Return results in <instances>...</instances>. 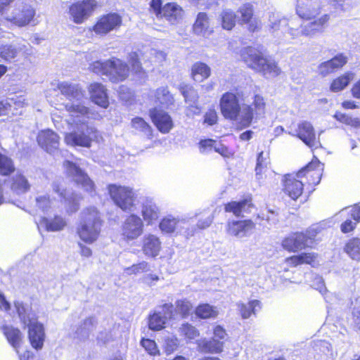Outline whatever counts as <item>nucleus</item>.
Listing matches in <instances>:
<instances>
[{
  "label": "nucleus",
  "instance_id": "f257e3e1",
  "mask_svg": "<svg viewBox=\"0 0 360 360\" xmlns=\"http://www.w3.org/2000/svg\"><path fill=\"white\" fill-rule=\"evenodd\" d=\"M243 91H226L219 99V109L222 116L228 120L238 122L240 129L248 127L255 116L262 115L266 111V101L262 94L253 96L252 103L245 105L241 114V101L243 100Z\"/></svg>",
  "mask_w": 360,
  "mask_h": 360
},
{
  "label": "nucleus",
  "instance_id": "f03ea898",
  "mask_svg": "<svg viewBox=\"0 0 360 360\" xmlns=\"http://www.w3.org/2000/svg\"><path fill=\"white\" fill-rule=\"evenodd\" d=\"M89 69L98 75L106 77L112 84H119L127 80L131 72L138 78L146 75L139 54L136 51L129 54L128 63L121 58L111 57L105 60L92 62Z\"/></svg>",
  "mask_w": 360,
  "mask_h": 360
},
{
  "label": "nucleus",
  "instance_id": "7ed1b4c3",
  "mask_svg": "<svg viewBox=\"0 0 360 360\" xmlns=\"http://www.w3.org/2000/svg\"><path fill=\"white\" fill-rule=\"evenodd\" d=\"M240 56L248 68L260 72L263 76L276 77L281 73L278 63L266 57L263 52L257 48L246 46L240 50Z\"/></svg>",
  "mask_w": 360,
  "mask_h": 360
},
{
  "label": "nucleus",
  "instance_id": "20e7f679",
  "mask_svg": "<svg viewBox=\"0 0 360 360\" xmlns=\"http://www.w3.org/2000/svg\"><path fill=\"white\" fill-rule=\"evenodd\" d=\"M103 221L98 210L94 207L85 208L82 212L81 220L76 228V233L84 243L91 244L98 238Z\"/></svg>",
  "mask_w": 360,
  "mask_h": 360
},
{
  "label": "nucleus",
  "instance_id": "39448f33",
  "mask_svg": "<svg viewBox=\"0 0 360 360\" xmlns=\"http://www.w3.org/2000/svg\"><path fill=\"white\" fill-rule=\"evenodd\" d=\"M15 0H0V15L18 27L30 24L35 16L34 8L25 2L15 4Z\"/></svg>",
  "mask_w": 360,
  "mask_h": 360
},
{
  "label": "nucleus",
  "instance_id": "423d86ee",
  "mask_svg": "<svg viewBox=\"0 0 360 360\" xmlns=\"http://www.w3.org/2000/svg\"><path fill=\"white\" fill-rule=\"evenodd\" d=\"M316 236L314 229L292 232L283 238L281 247L288 252H297L312 248L316 242Z\"/></svg>",
  "mask_w": 360,
  "mask_h": 360
},
{
  "label": "nucleus",
  "instance_id": "0eeeda50",
  "mask_svg": "<svg viewBox=\"0 0 360 360\" xmlns=\"http://www.w3.org/2000/svg\"><path fill=\"white\" fill-rule=\"evenodd\" d=\"M108 195L114 204L122 210L131 211L135 205L136 193L129 186L116 184L107 186Z\"/></svg>",
  "mask_w": 360,
  "mask_h": 360
},
{
  "label": "nucleus",
  "instance_id": "6e6552de",
  "mask_svg": "<svg viewBox=\"0 0 360 360\" xmlns=\"http://www.w3.org/2000/svg\"><path fill=\"white\" fill-rule=\"evenodd\" d=\"M63 167L65 168L67 176L72 177L77 186H80L84 192L91 195H95L96 185L87 173L70 160H65Z\"/></svg>",
  "mask_w": 360,
  "mask_h": 360
},
{
  "label": "nucleus",
  "instance_id": "1a4fd4ad",
  "mask_svg": "<svg viewBox=\"0 0 360 360\" xmlns=\"http://www.w3.org/2000/svg\"><path fill=\"white\" fill-rule=\"evenodd\" d=\"M281 185L282 192L291 200H297L304 193V182L296 172L283 174Z\"/></svg>",
  "mask_w": 360,
  "mask_h": 360
},
{
  "label": "nucleus",
  "instance_id": "9d476101",
  "mask_svg": "<svg viewBox=\"0 0 360 360\" xmlns=\"http://www.w3.org/2000/svg\"><path fill=\"white\" fill-rule=\"evenodd\" d=\"M96 128L87 127L85 131H74L65 134L64 141L68 146L90 148L93 140L97 138Z\"/></svg>",
  "mask_w": 360,
  "mask_h": 360
},
{
  "label": "nucleus",
  "instance_id": "9b49d317",
  "mask_svg": "<svg viewBox=\"0 0 360 360\" xmlns=\"http://www.w3.org/2000/svg\"><path fill=\"white\" fill-rule=\"evenodd\" d=\"M323 165L314 156L311 162L296 172L299 176L304 182V185L310 186L317 185L321 179Z\"/></svg>",
  "mask_w": 360,
  "mask_h": 360
},
{
  "label": "nucleus",
  "instance_id": "f8f14e48",
  "mask_svg": "<svg viewBox=\"0 0 360 360\" xmlns=\"http://www.w3.org/2000/svg\"><path fill=\"white\" fill-rule=\"evenodd\" d=\"M122 24V18L117 13H108L100 16L91 30L96 34L104 36L117 30Z\"/></svg>",
  "mask_w": 360,
  "mask_h": 360
},
{
  "label": "nucleus",
  "instance_id": "ddd939ff",
  "mask_svg": "<svg viewBox=\"0 0 360 360\" xmlns=\"http://www.w3.org/2000/svg\"><path fill=\"white\" fill-rule=\"evenodd\" d=\"M96 6L94 0L74 2L69 7V15L75 23L82 24L92 15Z\"/></svg>",
  "mask_w": 360,
  "mask_h": 360
},
{
  "label": "nucleus",
  "instance_id": "4468645a",
  "mask_svg": "<svg viewBox=\"0 0 360 360\" xmlns=\"http://www.w3.org/2000/svg\"><path fill=\"white\" fill-rule=\"evenodd\" d=\"M255 208L251 194L245 195L239 200H231L224 204L226 213L232 214L236 217H243L245 214H250Z\"/></svg>",
  "mask_w": 360,
  "mask_h": 360
},
{
  "label": "nucleus",
  "instance_id": "2eb2a0df",
  "mask_svg": "<svg viewBox=\"0 0 360 360\" xmlns=\"http://www.w3.org/2000/svg\"><path fill=\"white\" fill-rule=\"evenodd\" d=\"M143 232V223L136 214L129 215L122 225V236L126 241L136 239Z\"/></svg>",
  "mask_w": 360,
  "mask_h": 360
},
{
  "label": "nucleus",
  "instance_id": "dca6fc26",
  "mask_svg": "<svg viewBox=\"0 0 360 360\" xmlns=\"http://www.w3.org/2000/svg\"><path fill=\"white\" fill-rule=\"evenodd\" d=\"M148 112L151 122L160 133L168 134L173 129V120L166 111L155 107L150 109Z\"/></svg>",
  "mask_w": 360,
  "mask_h": 360
},
{
  "label": "nucleus",
  "instance_id": "f3484780",
  "mask_svg": "<svg viewBox=\"0 0 360 360\" xmlns=\"http://www.w3.org/2000/svg\"><path fill=\"white\" fill-rule=\"evenodd\" d=\"M296 136L309 148L314 149L321 146L319 137L316 136L312 124L307 121H303L297 124Z\"/></svg>",
  "mask_w": 360,
  "mask_h": 360
},
{
  "label": "nucleus",
  "instance_id": "a211bd4d",
  "mask_svg": "<svg viewBox=\"0 0 360 360\" xmlns=\"http://www.w3.org/2000/svg\"><path fill=\"white\" fill-rule=\"evenodd\" d=\"M240 18V24H245L248 30L251 32H257L262 28L261 21L255 18L254 7L250 3L243 4L238 10Z\"/></svg>",
  "mask_w": 360,
  "mask_h": 360
},
{
  "label": "nucleus",
  "instance_id": "6ab92c4d",
  "mask_svg": "<svg viewBox=\"0 0 360 360\" xmlns=\"http://www.w3.org/2000/svg\"><path fill=\"white\" fill-rule=\"evenodd\" d=\"M347 61V56L343 53H339L332 58L320 63L318 67L319 73L321 77H325L341 70Z\"/></svg>",
  "mask_w": 360,
  "mask_h": 360
},
{
  "label": "nucleus",
  "instance_id": "aec40b11",
  "mask_svg": "<svg viewBox=\"0 0 360 360\" xmlns=\"http://www.w3.org/2000/svg\"><path fill=\"white\" fill-rule=\"evenodd\" d=\"M27 328L28 339L31 346L36 350L42 349L46 338L44 325L37 320H30Z\"/></svg>",
  "mask_w": 360,
  "mask_h": 360
},
{
  "label": "nucleus",
  "instance_id": "412c9836",
  "mask_svg": "<svg viewBox=\"0 0 360 360\" xmlns=\"http://www.w3.org/2000/svg\"><path fill=\"white\" fill-rule=\"evenodd\" d=\"M162 245L160 238L153 233L145 235L141 239V250L148 258H156L161 252Z\"/></svg>",
  "mask_w": 360,
  "mask_h": 360
},
{
  "label": "nucleus",
  "instance_id": "4be33fe9",
  "mask_svg": "<svg viewBox=\"0 0 360 360\" xmlns=\"http://www.w3.org/2000/svg\"><path fill=\"white\" fill-rule=\"evenodd\" d=\"M88 92L91 101L96 105L107 108L109 106L108 90L101 82H92L88 86Z\"/></svg>",
  "mask_w": 360,
  "mask_h": 360
},
{
  "label": "nucleus",
  "instance_id": "5701e85b",
  "mask_svg": "<svg viewBox=\"0 0 360 360\" xmlns=\"http://www.w3.org/2000/svg\"><path fill=\"white\" fill-rule=\"evenodd\" d=\"M39 146L46 152L51 153L58 148L60 137L54 131L46 129L41 130L37 136Z\"/></svg>",
  "mask_w": 360,
  "mask_h": 360
},
{
  "label": "nucleus",
  "instance_id": "b1692460",
  "mask_svg": "<svg viewBox=\"0 0 360 360\" xmlns=\"http://www.w3.org/2000/svg\"><path fill=\"white\" fill-rule=\"evenodd\" d=\"M192 32L197 36L203 38H209L214 34V28L210 25V19L208 14L205 12H199L192 25Z\"/></svg>",
  "mask_w": 360,
  "mask_h": 360
},
{
  "label": "nucleus",
  "instance_id": "393cba45",
  "mask_svg": "<svg viewBox=\"0 0 360 360\" xmlns=\"http://www.w3.org/2000/svg\"><path fill=\"white\" fill-rule=\"evenodd\" d=\"M255 228V223L250 219L242 220H230L226 226V233L232 236H244Z\"/></svg>",
  "mask_w": 360,
  "mask_h": 360
},
{
  "label": "nucleus",
  "instance_id": "a878e982",
  "mask_svg": "<svg viewBox=\"0 0 360 360\" xmlns=\"http://www.w3.org/2000/svg\"><path fill=\"white\" fill-rule=\"evenodd\" d=\"M319 255L316 252H301L288 257L285 259V264L291 268L297 267L302 264H308L314 266L317 262Z\"/></svg>",
  "mask_w": 360,
  "mask_h": 360
},
{
  "label": "nucleus",
  "instance_id": "bb28decb",
  "mask_svg": "<svg viewBox=\"0 0 360 360\" xmlns=\"http://www.w3.org/2000/svg\"><path fill=\"white\" fill-rule=\"evenodd\" d=\"M1 330L8 342L18 353V349L21 347L24 338L20 330L12 326L4 325L1 326Z\"/></svg>",
  "mask_w": 360,
  "mask_h": 360
},
{
  "label": "nucleus",
  "instance_id": "cd10ccee",
  "mask_svg": "<svg viewBox=\"0 0 360 360\" xmlns=\"http://www.w3.org/2000/svg\"><path fill=\"white\" fill-rule=\"evenodd\" d=\"M224 341L212 338L210 340L203 339L198 343V349L205 354H221L224 351Z\"/></svg>",
  "mask_w": 360,
  "mask_h": 360
},
{
  "label": "nucleus",
  "instance_id": "c85d7f7f",
  "mask_svg": "<svg viewBox=\"0 0 360 360\" xmlns=\"http://www.w3.org/2000/svg\"><path fill=\"white\" fill-rule=\"evenodd\" d=\"M354 78V73L351 71H347L332 79L330 83L329 89L331 92H340L344 90Z\"/></svg>",
  "mask_w": 360,
  "mask_h": 360
},
{
  "label": "nucleus",
  "instance_id": "c756f323",
  "mask_svg": "<svg viewBox=\"0 0 360 360\" xmlns=\"http://www.w3.org/2000/svg\"><path fill=\"white\" fill-rule=\"evenodd\" d=\"M211 68L205 63L198 61L191 68L190 77L193 81L202 82L211 75Z\"/></svg>",
  "mask_w": 360,
  "mask_h": 360
},
{
  "label": "nucleus",
  "instance_id": "7c9ffc66",
  "mask_svg": "<svg viewBox=\"0 0 360 360\" xmlns=\"http://www.w3.org/2000/svg\"><path fill=\"white\" fill-rule=\"evenodd\" d=\"M161 14L171 23H176L182 18L184 10L175 3H167L162 8Z\"/></svg>",
  "mask_w": 360,
  "mask_h": 360
},
{
  "label": "nucleus",
  "instance_id": "2f4dec72",
  "mask_svg": "<svg viewBox=\"0 0 360 360\" xmlns=\"http://www.w3.org/2000/svg\"><path fill=\"white\" fill-rule=\"evenodd\" d=\"M10 188L14 193L20 194L27 192L30 185L22 173H17L11 178Z\"/></svg>",
  "mask_w": 360,
  "mask_h": 360
},
{
  "label": "nucleus",
  "instance_id": "473e14b6",
  "mask_svg": "<svg viewBox=\"0 0 360 360\" xmlns=\"http://www.w3.org/2000/svg\"><path fill=\"white\" fill-rule=\"evenodd\" d=\"M237 19L236 13L231 9H224L219 15L220 25L222 29L228 31H231L235 27Z\"/></svg>",
  "mask_w": 360,
  "mask_h": 360
},
{
  "label": "nucleus",
  "instance_id": "72a5a7b5",
  "mask_svg": "<svg viewBox=\"0 0 360 360\" xmlns=\"http://www.w3.org/2000/svg\"><path fill=\"white\" fill-rule=\"evenodd\" d=\"M195 316L200 319H214L218 315V310L207 303H200L194 309Z\"/></svg>",
  "mask_w": 360,
  "mask_h": 360
},
{
  "label": "nucleus",
  "instance_id": "f704fd0d",
  "mask_svg": "<svg viewBox=\"0 0 360 360\" xmlns=\"http://www.w3.org/2000/svg\"><path fill=\"white\" fill-rule=\"evenodd\" d=\"M41 223L45 226L47 231H59L66 226V221L59 215H56L52 219L42 217Z\"/></svg>",
  "mask_w": 360,
  "mask_h": 360
},
{
  "label": "nucleus",
  "instance_id": "c9c22d12",
  "mask_svg": "<svg viewBox=\"0 0 360 360\" xmlns=\"http://www.w3.org/2000/svg\"><path fill=\"white\" fill-rule=\"evenodd\" d=\"M142 216L148 224H152L159 217V210L155 203L146 202L143 205Z\"/></svg>",
  "mask_w": 360,
  "mask_h": 360
},
{
  "label": "nucleus",
  "instance_id": "e433bc0d",
  "mask_svg": "<svg viewBox=\"0 0 360 360\" xmlns=\"http://www.w3.org/2000/svg\"><path fill=\"white\" fill-rule=\"evenodd\" d=\"M166 323V318L162 316L160 312L153 311L148 316V327L153 331L163 330L165 328Z\"/></svg>",
  "mask_w": 360,
  "mask_h": 360
},
{
  "label": "nucleus",
  "instance_id": "4c0bfd02",
  "mask_svg": "<svg viewBox=\"0 0 360 360\" xmlns=\"http://www.w3.org/2000/svg\"><path fill=\"white\" fill-rule=\"evenodd\" d=\"M131 125L135 130L144 133L148 139L153 138V129L143 118L141 117H134L131 121Z\"/></svg>",
  "mask_w": 360,
  "mask_h": 360
},
{
  "label": "nucleus",
  "instance_id": "58836bf2",
  "mask_svg": "<svg viewBox=\"0 0 360 360\" xmlns=\"http://www.w3.org/2000/svg\"><path fill=\"white\" fill-rule=\"evenodd\" d=\"M344 251L352 259L360 260V238L354 237L349 239L345 246Z\"/></svg>",
  "mask_w": 360,
  "mask_h": 360
},
{
  "label": "nucleus",
  "instance_id": "ea45409f",
  "mask_svg": "<svg viewBox=\"0 0 360 360\" xmlns=\"http://www.w3.org/2000/svg\"><path fill=\"white\" fill-rule=\"evenodd\" d=\"M155 101L161 105L169 106L174 103L172 95L168 90L167 86L158 88L154 93Z\"/></svg>",
  "mask_w": 360,
  "mask_h": 360
},
{
  "label": "nucleus",
  "instance_id": "a19ab883",
  "mask_svg": "<svg viewBox=\"0 0 360 360\" xmlns=\"http://www.w3.org/2000/svg\"><path fill=\"white\" fill-rule=\"evenodd\" d=\"M15 171L13 160L7 155L0 151V175L8 176Z\"/></svg>",
  "mask_w": 360,
  "mask_h": 360
},
{
  "label": "nucleus",
  "instance_id": "79ce46f5",
  "mask_svg": "<svg viewBox=\"0 0 360 360\" xmlns=\"http://www.w3.org/2000/svg\"><path fill=\"white\" fill-rule=\"evenodd\" d=\"M175 311L181 319H186L192 314L193 306L192 303L187 299H179L175 302Z\"/></svg>",
  "mask_w": 360,
  "mask_h": 360
},
{
  "label": "nucleus",
  "instance_id": "37998d69",
  "mask_svg": "<svg viewBox=\"0 0 360 360\" xmlns=\"http://www.w3.org/2000/svg\"><path fill=\"white\" fill-rule=\"evenodd\" d=\"M240 314L243 319H248L255 314L257 309H261V302L257 300H250L248 304H238Z\"/></svg>",
  "mask_w": 360,
  "mask_h": 360
},
{
  "label": "nucleus",
  "instance_id": "c03bdc74",
  "mask_svg": "<svg viewBox=\"0 0 360 360\" xmlns=\"http://www.w3.org/2000/svg\"><path fill=\"white\" fill-rule=\"evenodd\" d=\"M179 220L170 217H163L160 223L159 228L163 233L172 234L176 231Z\"/></svg>",
  "mask_w": 360,
  "mask_h": 360
},
{
  "label": "nucleus",
  "instance_id": "a18cd8bd",
  "mask_svg": "<svg viewBox=\"0 0 360 360\" xmlns=\"http://www.w3.org/2000/svg\"><path fill=\"white\" fill-rule=\"evenodd\" d=\"M179 330L181 335L183 337L190 340H194L200 335L199 330L194 326L189 323H183L181 326Z\"/></svg>",
  "mask_w": 360,
  "mask_h": 360
},
{
  "label": "nucleus",
  "instance_id": "49530a36",
  "mask_svg": "<svg viewBox=\"0 0 360 360\" xmlns=\"http://www.w3.org/2000/svg\"><path fill=\"white\" fill-rule=\"evenodd\" d=\"M150 266L148 262L142 261L141 262L134 264L124 269L125 273L129 276L137 275L148 271Z\"/></svg>",
  "mask_w": 360,
  "mask_h": 360
},
{
  "label": "nucleus",
  "instance_id": "de8ad7c7",
  "mask_svg": "<svg viewBox=\"0 0 360 360\" xmlns=\"http://www.w3.org/2000/svg\"><path fill=\"white\" fill-rule=\"evenodd\" d=\"M269 164V153H264L261 151L258 153L257 158V163L255 167V172L257 175H261L263 169L267 167Z\"/></svg>",
  "mask_w": 360,
  "mask_h": 360
},
{
  "label": "nucleus",
  "instance_id": "09e8293b",
  "mask_svg": "<svg viewBox=\"0 0 360 360\" xmlns=\"http://www.w3.org/2000/svg\"><path fill=\"white\" fill-rule=\"evenodd\" d=\"M141 345L151 356L160 355V350L155 340L143 338L141 340Z\"/></svg>",
  "mask_w": 360,
  "mask_h": 360
},
{
  "label": "nucleus",
  "instance_id": "8fccbe9b",
  "mask_svg": "<svg viewBox=\"0 0 360 360\" xmlns=\"http://www.w3.org/2000/svg\"><path fill=\"white\" fill-rule=\"evenodd\" d=\"M18 53V49L11 45H2L0 46V57L6 61L15 58Z\"/></svg>",
  "mask_w": 360,
  "mask_h": 360
},
{
  "label": "nucleus",
  "instance_id": "3c124183",
  "mask_svg": "<svg viewBox=\"0 0 360 360\" xmlns=\"http://www.w3.org/2000/svg\"><path fill=\"white\" fill-rule=\"evenodd\" d=\"M330 19L328 14H324L319 18L315 19L309 24V29L311 32H318L322 30L328 23Z\"/></svg>",
  "mask_w": 360,
  "mask_h": 360
},
{
  "label": "nucleus",
  "instance_id": "603ef678",
  "mask_svg": "<svg viewBox=\"0 0 360 360\" xmlns=\"http://www.w3.org/2000/svg\"><path fill=\"white\" fill-rule=\"evenodd\" d=\"M179 91L186 101H194L198 98V94L193 86L191 84H183L179 86Z\"/></svg>",
  "mask_w": 360,
  "mask_h": 360
},
{
  "label": "nucleus",
  "instance_id": "864d4df0",
  "mask_svg": "<svg viewBox=\"0 0 360 360\" xmlns=\"http://www.w3.org/2000/svg\"><path fill=\"white\" fill-rule=\"evenodd\" d=\"M179 346V342L176 337H169L165 340L164 351L168 355L176 351Z\"/></svg>",
  "mask_w": 360,
  "mask_h": 360
},
{
  "label": "nucleus",
  "instance_id": "5fc2aeb1",
  "mask_svg": "<svg viewBox=\"0 0 360 360\" xmlns=\"http://www.w3.org/2000/svg\"><path fill=\"white\" fill-rule=\"evenodd\" d=\"M278 216V212L276 210H273L270 209H267L265 211H262L260 213L257 214V219L259 220V224H263L264 222H269L276 219Z\"/></svg>",
  "mask_w": 360,
  "mask_h": 360
},
{
  "label": "nucleus",
  "instance_id": "6e6d98bb",
  "mask_svg": "<svg viewBox=\"0 0 360 360\" xmlns=\"http://www.w3.org/2000/svg\"><path fill=\"white\" fill-rule=\"evenodd\" d=\"M217 145V141L212 139H201L198 142V147L202 153H205L212 149L215 151Z\"/></svg>",
  "mask_w": 360,
  "mask_h": 360
},
{
  "label": "nucleus",
  "instance_id": "4d7b16f0",
  "mask_svg": "<svg viewBox=\"0 0 360 360\" xmlns=\"http://www.w3.org/2000/svg\"><path fill=\"white\" fill-rule=\"evenodd\" d=\"M65 109L68 112L72 114L85 115L89 112V108L83 105H66Z\"/></svg>",
  "mask_w": 360,
  "mask_h": 360
},
{
  "label": "nucleus",
  "instance_id": "13d9d810",
  "mask_svg": "<svg viewBox=\"0 0 360 360\" xmlns=\"http://www.w3.org/2000/svg\"><path fill=\"white\" fill-rule=\"evenodd\" d=\"M59 90L60 91L61 94L69 97V96H75L77 94V89L76 88L69 84L66 83H62L58 84V86Z\"/></svg>",
  "mask_w": 360,
  "mask_h": 360
},
{
  "label": "nucleus",
  "instance_id": "bf43d9fd",
  "mask_svg": "<svg viewBox=\"0 0 360 360\" xmlns=\"http://www.w3.org/2000/svg\"><path fill=\"white\" fill-rule=\"evenodd\" d=\"M218 121V115L214 109H209L204 115V123L208 125H214Z\"/></svg>",
  "mask_w": 360,
  "mask_h": 360
},
{
  "label": "nucleus",
  "instance_id": "052dcab7",
  "mask_svg": "<svg viewBox=\"0 0 360 360\" xmlns=\"http://www.w3.org/2000/svg\"><path fill=\"white\" fill-rule=\"evenodd\" d=\"M36 205L41 210H46L50 207L51 199L49 195H41L36 198Z\"/></svg>",
  "mask_w": 360,
  "mask_h": 360
},
{
  "label": "nucleus",
  "instance_id": "680f3d73",
  "mask_svg": "<svg viewBox=\"0 0 360 360\" xmlns=\"http://www.w3.org/2000/svg\"><path fill=\"white\" fill-rule=\"evenodd\" d=\"M215 152L220 154L222 157L225 158H233L234 156V151L229 148V147L223 145L222 143H219V146H216L215 148Z\"/></svg>",
  "mask_w": 360,
  "mask_h": 360
},
{
  "label": "nucleus",
  "instance_id": "e2e57ef3",
  "mask_svg": "<svg viewBox=\"0 0 360 360\" xmlns=\"http://www.w3.org/2000/svg\"><path fill=\"white\" fill-rule=\"evenodd\" d=\"M52 189L61 199L66 200L67 189L59 182H53Z\"/></svg>",
  "mask_w": 360,
  "mask_h": 360
},
{
  "label": "nucleus",
  "instance_id": "0e129e2a",
  "mask_svg": "<svg viewBox=\"0 0 360 360\" xmlns=\"http://www.w3.org/2000/svg\"><path fill=\"white\" fill-rule=\"evenodd\" d=\"M296 12L299 17L303 20H311L314 19V14L304 6H298Z\"/></svg>",
  "mask_w": 360,
  "mask_h": 360
},
{
  "label": "nucleus",
  "instance_id": "69168bd1",
  "mask_svg": "<svg viewBox=\"0 0 360 360\" xmlns=\"http://www.w3.org/2000/svg\"><path fill=\"white\" fill-rule=\"evenodd\" d=\"M356 222H352V220L347 219L342 223L340 230L344 233H350L356 228Z\"/></svg>",
  "mask_w": 360,
  "mask_h": 360
},
{
  "label": "nucleus",
  "instance_id": "338daca9",
  "mask_svg": "<svg viewBox=\"0 0 360 360\" xmlns=\"http://www.w3.org/2000/svg\"><path fill=\"white\" fill-rule=\"evenodd\" d=\"M213 334L214 337L217 338L216 340H219L223 341L226 336V330L221 326H216L213 328Z\"/></svg>",
  "mask_w": 360,
  "mask_h": 360
},
{
  "label": "nucleus",
  "instance_id": "774afa93",
  "mask_svg": "<svg viewBox=\"0 0 360 360\" xmlns=\"http://www.w3.org/2000/svg\"><path fill=\"white\" fill-rule=\"evenodd\" d=\"M68 211L70 213L76 212L79 209V202L74 198L67 199Z\"/></svg>",
  "mask_w": 360,
  "mask_h": 360
}]
</instances>
